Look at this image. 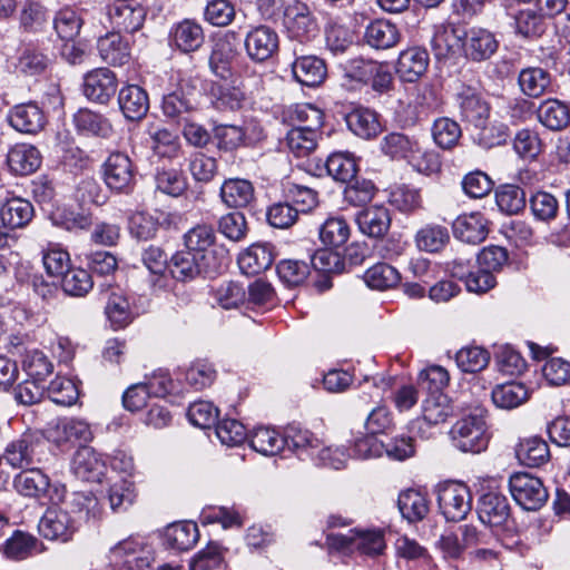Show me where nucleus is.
Returning a JSON list of instances; mask_svg holds the SVG:
<instances>
[{
	"label": "nucleus",
	"instance_id": "6e6d98bb",
	"mask_svg": "<svg viewBox=\"0 0 570 570\" xmlns=\"http://www.w3.org/2000/svg\"><path fill=\"white\" fill-rule=\"evenodd\" d=\"M137 498L135 483L128 479L114 482L108 489V501L115 512L126 511Z\"/></svg>",
	"mask_w": 570,
	"mask_h": 570
},
{
	"label": "nucleus",
	"instance_id": "39448f33",
	"mask_svg": "<svg viewBox=\"0 0 570 570\" xmlns=\"http://www.w3.org/2000/svg\"><path fill=\"white\" fill-rule=\"evenodd\" d=\"M453 445L465 453H480L489 443L487 422L482 412L460 419L450 431Z\"/></svg>",
	"mask_w": 570,
	"mask_h": 570
},
{
	"label": "nucleus",
	"instance_id": "5701e85b",
	"mask_svg": "<svg viewBox=\"0 0 570 570\" xmlns=\"http://www.w3.org/2000/svg\"><path fill=\"white\" fill-rule=\"evenodd\" d=\"M110 23L119 35L120 32H135L139 30L145 21L146 11L142 7H132L128 3H119L109 8Z\"/></svg>",
	"mask_w": 570,
	"mask_h": 570
},
{
	"label": "nucleus",
	"instance_id": "a878e982",
	"mask_svg": "<svg viewBox=\"0 0 570 570\" xmlns=\"http://www.w3.org/2000/svg\"><path fill=\"white\" fill-rule=\"evenodd\" d=\"M355 220L363 234L382 237L387 233L392 218L389 208L375 205L360 212Z\"/></svg>",
	"mask_w": 570,
	"mask_h": 570
},
{
	"label": "nucleus",
	"instance_id": "338daca9",
	"mask_svg": "<svg viewBox=\"0 0 570 570\" xmlns=\"http://www.w3.org/2000/svg\"><path fill=\"white\" fill-rule=\"evenodd\" d=\"M390 441L382 439L374 433L358 438L354 442V453L360 459L380 458L384 453L391 456Z\"/></svg>",
	"mask_w": 570,
	"mask_h": 570
},
{
	"label": "nucleus",
	"instance_id": "ea45409f",
	"mask_svg": "<svg viewBox=\"0 0 570 570\" xmlns=\"http://www.w3.org/2000/svg\"><path fill=\"white\" fill-rule=\"evenodd\" d=\"M285 446L296 452L299 456H307L314 460L321 442L315 435L305 429L296 425H289L284 434Z\"/></svg>",
	"mask_w": 570,
	"mask_h": 570
},
{
	"label": "nucleus",
	"instance_id": "a18cd8bd",
	"mask_svg": "<svg viewBox=\"0 0 570 570\" xmlns=\"http://www.w3.org/2000/svg\"><path fill=\"white\" fill-rule=\"evenodd\" d=\"M327 174L336 181L348 183L358 171L357 160L348 151H335L331 154L325 164Z\"/></svg>",
	"mask_w": 570,
	"mask_h": 570
},
{
	"label": "nucleus",
	"instance_id": "7ed1b4c3",
	"mask_svg": "<svg viewBox=\"0 0 570 570\" xmlns=\"http://www.w3.org/2000/svg\"><path fill=\"white\" fill-rule=\"evenodd\" d=\"M115 570H146L155 562V551L142 539L128 537L112 546L107 554Z\"/></svg>",
	"mask_w": 570,
	"mask_h": 570
},
{
	"label": "nucleus",
	"instance_id": "8fccbe9b",
	"mask_svg": "<svg viewBox=\"0 0 570 570\" xmlns=\"http://www.w3.org/2000/svg\"><path fill=\"white\" fill-rule=\"evenodd\" d=\"M73 124L78 131L107 138L112 132L110 122L101 115L89 109H79L73 115Z\"/></svg>",
	"mask_w": 570,
	"mask_h": 570
},
{
	"label": "nucleus",
	"instance_id": "e2e57ef3",
	"mask_svg": "<svg viewBox=\"0 0 570 570\" xmlns=\"http://www.w3.org/2000/svg\"><path fill=\"white\" fill-rule=\"evenodd\" d=\"M62 289L70 296L81 297L89 293L94 281L88 271L83 268H69L61 281Z\"/></svg>",
	"mask_w": 570,
	"mask_h": 570
},
{
	"label": "nucleus",
	"instance_id": "bb28decb",
	"mask_svg": "<svg viewBox=\"0 0 570 570\" xmlns=\"http://www.w3.org/2000/svg\"><path fill=\"white\" fill-rule=\"evenodd\" d=\"M118 104L124 116L129 120H139L149 109L147 92L137 85H128L119 91Z\"/></svg>",
	"mask_w": 570,
	"mask_h": 570
},
{
	"label": "nucleus",
	"instance_id": "c9c22d12",
	"mask_svg": "<svg viewBox=\"0 0 570 570\" xmlns=\"http://www.w3.org/2000/svg\"><path fill=\"white\" fill-rule=\"evenodd\" d=\"M101 59L112 66H121L129 60V42L118 32H109L99 38L97 45Z\"/></svg>",
	"mask_w": 570,
	"mask_h": 570
},
{
	"label": "nucleus",
	"instance_id": "423d86ee",
	"mask_svg": "<svg viewBox=\"0 0 570 570\" xmlns=\"http://www.w3.org/2000/svg\"><path fill=\"white\" fill-rule=\"evenodd\" d=\"M441 514L452 522L463 520L472 509L470 489L462 482L445 481L435 488Z\"/></svg>",
	"mask_w": 570,
	"mask_h": 570
},
{
	"label": "nucleus",
	"instance_id": "f257e3e1",
	"mask_svg": "<svg viewBox=\"0 0 570 570\" xmlns=\"http://www.w3.org/2000/svg\"><path fill=\"white\" fill-rule=\"evenodd\" d=\"M215 239V232L208 225H197L184 236L186 249L203 259L205 273L209 275L219 273L229 263L228 253L216 247Z\"/></svg>",
	"mask_w": 570,
	"mask_h": 570
},
{
	"label": "nucleus",
	"instance_id": "b1692460",
	"mask_svg": "<svg viewBox=\"0 0 570 570\" xmlns=\"http://www.w3.org/2000/svg\"><path fill=\"white\" fill-rule=\"evenodd\" d=\"M292 72L297 82L307 87L320 86L326 77L325 62L316 56H301L292 63Z\"/></svg>",
	"mask_w": 570,
	"mask_h": 570
},
{
	"label": "nucleus",
	"instance_id": "20e7f679",
	"mask_svg": "<svg viewBox=\"0 0 570 570\" xmlns=\"http://www.w3.org/2000/svg\"><path fill=\"white\" fill-rule=\"evenodd\" d=\"M13 487L17 492L27 498L47 499L57 504L63 502L67 490L61 483H50L49 476L40 469L33 468L23 470L13 479Z\"/></svg>",
	"mask_w": 570,
	"mask_h": 570
},
{
	"label": "nucleus",
	"instance_id": "1a4fd4ad",
	"mask_svg": "<svg viewBox=\"0 0 570 570\" xmlns=\"http://www.w3.org/2000/svg\"><path fill=\"white\" fill-rule=\"evenodd\" d=\"M48 441L61 446L75 442H89L92 432L89 424L80 419L60 417L51 421L46 429Z\"/></svg>",
	"mask_w": 570,
	"mask_h": 570
},
{
	"label": "nucleus",
	"instance_id": "f03ea898",
	"mask_svg": "<svg viewBox=\"0 0 570 570\" xmlns=\"http://www.w3.org/2000/svg\"><path fill=\"white\" fill-rule=\"evenodd\" d=\"M199 79L195 77H181L161 101L164 116L177 124L188 120L198 108Z\"/></svg>",
	"mask_w": 570,
	"mask_h": 570
},
{
	"label": "nucleus",
	"instance_id": "79ce46f5",
	"mask_svg": "<svg viewBox=\"0 0 570 570\" xmlns=\"http://www.w3.org/2000/svg\"><path fill=\"white\" fill-rule=\"evenodd\" d=\"M515 454L521 464L528 466H540L550 458L548 443L539 438L531 436L519 442Z\"/></svg>",
	"mask_w": 570,
	"mask_h": 570
},
{
	"label": "nucleus",
	"instance_id": "cd10ccee",
	"mask_svg": "<svg viewBox=\"0 0 570 570\" xmlns=\"http://www.w3.org/2000/svg\"><path fill=\"white\" fill-rule=\"evenodd\" d=\"M274 261L273 246L268 243L253 244L238 257V265L246 275H256L271 267Z\"/></svg>",
	"mask_w": 570,
	"mask_h": 570
},
{
	"label": "nucleus",
	"instance_id": "ddd939ff",
	"mask_svg": "<svg viewBox=\"0 0 570 570\" xmlns=\"http://www.w3.org/2000/svg\"><path fill=\"white\" fill-rule=\"evenodd\" d=\"M456 104L462 120L473 126L482 125L490 116V105L482 94L471 86H462L456 92Z\"/></svg>",
	"mask_w": 570,
	"mask_h": 570
},
{
	"label": "nucleus",
	"instance_id": "f8f14e48",
	"mask_svg": "<svg viewBox=\"0 0 570 570\" xmlns=\"http://www.w3.org/2000/svg\"><path fill=\"white\" fill-rule=\"evenodd\" d=\"M245 50L248 58L255 62H264L278 51V35L267 26H258L247 32Z\"/></svg>",
	"mask_w": 570,
	"mask_h": 570
},
{
	"label": "nucleus",
	"instance_id": "9d476101",
	"mask_svg": "<svg viewBox=\"0 0 570 570\" xmlns=\"http://www.w3.org/2000/svg\"><path fill=\"white\" fill-rule=\"evenodd\" d=\"M284 26L291 38L301 42L308 41L318 32L315 17L302 2L288 4L284 10Z\"/></svg>",
	"mask_w": 570,
	"mask_h": 570
},
{
	"label": "nucleus",
	"instance_id": "dca6fc26",
	"mask_svg": "<svg viewBox=\"0 0 570 570\" xmlns=\"http://www.w3.org/2000/svg\"><path fill=\"white\" fill-rule=\"evenodd\" d=\"M107 466L104 458L90 446H80L73 454L71 471L86 482H100Z\"/></svg>",
	"mask_w": 570,
	"mask_h": 570
},
{
	"label": "nucleus",
	"instance_id": "6ab92c4d",
	"mask_svg": "<svg viewBox=\"0 0 570 570\" xmlns=\"http://www.w3.org/2000/svg\"><path fill=\"white\" fill-rule=\"evenodd\" d=\"M351 77L362 82L371 81L377 92L389 91L392 86V68L387 61H355Z\"/></svg>",
	"mask_w": 570,
	"mask_h": 570
},
{
	"label": "nucleus",
	"instance_id": "774afa93",
	"mask_svg": "<svg viewBox=\"0 0 570 570\" xmlns=\"http://www.w3.org/2000/svg\"><path fill=\"white\" fill-rule=\"evenodd\" d=\"M48 394L52 402L63 406L75 404L79 397V391L76 383L62 376H57L48 386Z\"/></svg>",
	"mask_w": 570,
	"mask_h": 570
},
{
	"label": "nucleus",
	"instance_id": "13d9d810",
	"mask_svg": "<svg viewBox=\"0 0 570 570\" xmlns=\"http://www.w3.org/2000/svg\"><path fill=\"white\" fill-rule=\"evenodd\" d=\"M495 202L502 213L515 215L525 207V193L515 185H502L495 193Z\"/></svg>",
	"mask_w": 570,
	"mask_h": 570
},
{
	"label": "nucleus",
	"instance_id": "69168bd1",
	"mask_svg": "<svg viewBox=\"0 0 570 570\" xmlns=\"http://www.w3.org/2000/svg\"><path fill=\"white\" fill-rule=\"evenodd\" d=\"M1 458L13 469H21L32 463L31 442L28 438L11 441Z\"/></svg>",
	"mask_w": 570,
	"mask_h": 570
},
{
	"label": "nucleus",
	"instance_id": "052dcab7",
	"mask_svg": "<svg viewBox=\"0 0 570 570\" xmlns=\"http://www.w3.org/2000/svg\"><path fill=\"white\" fill-rule=\"evenodd\" d=\"M215 377L216 371L214 366L205 360L193 362L184 373L186 383L195 391H202L210 386Z\"/></svg>",
	"mask_w": 570,
	"mask_h": 570
},
{
	"label": "nucleus",
	"instance_id": "7c9ffc66",
	"mask_svg": "<svg viewBox=\"0 0 570 570\" xmlns=\"http://www.w3.org/2000/svg\"><path fill=\"white\" fill-rule=\"evenodd\" d=\"M32 217V204L20 197L8 199L0 207L2 227L8 229L23 228L31 222Z\"/></svg>",
	"mask_w": 570,
	"mask_h": 570
},
{
	"label": "nucleus",
	"instance_id": "a211bd4d",
	"mask_svg": "<svg viewBox=\"0 0 570 570\" xmlns=\"http://www.w3.org/2000/svg\"><path fill=\"white\" fill-rule=\"evenodd\" d=\"M39 531L49 540L68 541L76 531V521L66 509L49 508L39 522Z\"/></svg>",
	"mask_w": 570,
	"mask_h": 570
},
{
	"label": "nucleus",
	"instance_id": "9b49d317",
	"mask_svg": "<svg viewBox=\"0 0 570 570\" xmlns=\"http://www.w3.org/2000/svg\"><path fill=\"white\" fill-rule=\"evenodd\" d=\"M248 86L236 80L213 82L209 88L212 105L219 111H238L249 106Z\"/></svg>",
	"mask_w": 570,
	"mask_h": 570
},
{
	"label": "nucleus",
	"instance_id": "de8ad7c7",
	"mask_svg": "<svg viewBox=\"0 0 570 570\" xmlns=\"http://www.w3.org/2000/svg\"><path fill=\"white\" fill-rule=\"evenodd\" d=\"M169 269L174 278L186 282L195 278L202 272L205 273V265L200 257L186 249L177 252L171 257Z\"/></svg>",
	"mask_w": 570,
	"mask_h": 570
},
{
	"label": "nucleus",
	"instance_id": "4468645a",
	"mask_svg": "<svg viewBox=\"0 0 570 570\" xmlns=\"http://www.w3.org/2000/svg\"><path fill=\"white\" fill-rule=\"evenodd\" d=\"M7 119L14 130L28 135L40 132L47 124L43 110L35 102L13 106L7 115Z\"/></svg>",
	"mask_w": 570,
	"mask_h": 570
},
{
	"label": "nucleus",
	"instance_id": "603ef678",
	"mask_svg": "<svg viewBox=\"0 0 570 570\" xmlns=\"http://www.w3.org/2000/svg\"><path fill=\"white\" fill-rule=\"evenodd\" d=\"M286 144L296 157H306L316 148L317 131L311 126L294 127L286 135Z\"/></svg>",
	"mask_w": 570,
	"mask_h": 570
},
{
	"label": "nucleus",
	"instance_id": "0eeeda50",
	"mask_svg": "<svg viewBox=\"0 0 570 570\" xmlns=\"http://www.w3.org/2000/svg\"><path fill=\"white\" fill-rule=\"evenodd\" d=\"M509 491L517 504L528 511L539 510L549 498L541 479L527 472H517L509 478Z\"/></svg>",
	"mask_w": 570,
	"mask_h": 570
},
{
	"label": "nucleus",
	"instance_id": "f704fd0d",
	"mask_svg": "<svg viewBox=\"0 0 570 570\" xmlns=\"http://www.w3.org/2000/svg\"><path fill=\"white\" fill-rule=\"evenodd\" d=\"M150 148L155 156L161 159L175 160L183 156L179 136L164 127H157L149 132Z\"/></svg>",
	"mask_w": 570,
	"mask_h": 570
},
{
	"label": "nucleus",
	"instance_id": "e433bc0d",
	"mask_svg": "<svg viewBox=\"0 0 570 570\" xmlns=\"http://www.w3.org/2000/svg\"><path fill=\"white\" fill-rule=\"evenodd\" d=\"M397 508L409 523L422 521L429 513V502L417 490L407 489L399 494Z\"/></svg>",
	"mask_w": 570,
	"mask_h": 570
},
{
	"label": "nucleus",
	"instance_id": "5fc2aeb1",
	"mask_svg": "<svg viewBox=\"0 0 570 570\" xmlns=\"http://www.w3.org/2000/svg\"><path fill=\"white\" fill-rule=\"evenodd\" d=\"M155 184L157 190L173 197L183 195L187 189L186 177L177 168H158L155 174Z\"/></svg>",
	"mask_w": 570,
	"mask_h": 570
},
{
	"label": "nucleus",
	"instance_id": "a19ab883",
	"mask_svg": "<svg viewBox=\"0 0 570 570\" xmlns=\"http://www.w3.org/2000/svg\"><path fill=\"white\" fill-rule=\"evenodd\" d=\"M249 444L253 450L263 455H276L286 444L284 435L269 426H258L249 435Z\"/></svg>",
	"mask_w": 570,
	"mask_h": 570
},
{
	"label": "nucleus",
	"instance_id": "58836bf2",
	"mask_svg": "<svg viewBox=\"0 0 570 570\" xmlns=\"http://www.w3.org/2000/svg\"><path fill=\"white\" fill-rule=\"evenodd\" d=\"M530 392L528 387L520 382H507L497 385L491 393L493 403L504 410H512L528 401Z\"/></svg>",
	"mask_w": 570,
	"mask_h": 570
},
{
	"label": "nucleus",
	"instance_id": "c756f323",
	"mask_svg": "<svg viewBox=\"0 0 570 570\" xmlns=\"http://www.w3.org/2000/svg\"><path fill=\"white\" fill-rule=\"evenodd\" d=\"M7 164L16 175H30L41 165L39 150L28 144H17L8 153Z\"/></svg>",
	"mask_w": 570,
	"mask_h": 570
},
{
	"label": "nucleus",
	"instance_id": "c85d7f7f",
	"mask_svg": "<svg viewBox=\"0 0 570 570\" xmlns=\"http://www.w3.org/2000/svg\"><path fill=\"white\" fill-rule=\"evenodd\" d=\"M454 236L468 244H479L488 235L487 220L480 213L459 216L453 222Z\"/></svg>",
	"mask_w": 570,
	"mask_h": 570
},
{
	"label": "nucleus",
	"instance_id": "c03bdc74",
	"mask_svg": "<svg viewBox=\"0 0 570 570\" xmlns=\"http://www.w3.org/2000/svg\"><path fill=\"white\" fill-rule=\"evenodd\" d=\"M198 538L197 524L191 521L176 522L168 525L165 530L167 546L179 551L191 549Z\"/></svg>",
	"mask_w": 570,
	"mask_h": 570
},
{
	"label": "nucleus",
	"instance_id": "2f4dec72",
	"mask_svg": "<svg viewBox=\"0 0 570 570\" xmlns=\"http://www.w3.org/2000/svg\"><path fill=\"white\" fill-rule=\"evenodd\" d=\"M222 202L230 208L248 206L255 198L252 181L243 178H228L220 186Z\"/></svg>",
	"mask_w": 570,
	"mask_h": 570
},
{
	"label": "nucleus",
	"instance_id": "bf43d9fd",
	"mask_svg": "<svg viewBox=\"0 0 570 570\" xmlns=\"http://www.w3.org/2000/svg\"><path fill=\"white\" fill-rule=\"evenodd\" d=\"M350 227L342 217L327 218L320 228V239L326 246L338 247L347 242Z\"/></svg>",
	"mask_w": 570,
	"mask_h": 570
},
{
	"label": "nucleus",
	"instance_id": "72a5a7b5",
	"mask_svg": "<svg viewBox=\"0 0 570 570\" xmlns=\"http://www.w3.org/2000/svg\"><path fill=\"white\" fill-rule=\"evenodd\" d=\"M170 37L175 47L183 52L196 51L205 40L202 26L190 19L178 22L171 29Z\"/></svg>",
	"mask_w": 570,
	"mask_h": 570
},
{
	"label": "nucleus",
	"instance_id": "393cba45",
	"mask_svg": "<svg viewBox=\"0 0 570 570\" xmlns=\"http://www.w3.org/2000/svg\"><path fill=\"white\" fill-rule=\"evenodd\" d=\"M428 52L421 48H409L399 55L395 71L401 80L413 82L421 77L428 68Z\"/></svg>",
	"mask_w": 570,
	"mask_h": 570
},
{
	"label": "nucleus",
	"instance_id": "49530a36",
	"mask_svg": "<svg viewBox=\"0 0 570 570\" xmlns=\"http://www.w3.org/2000/svg\"><path fill=\"white\" fill-rule=\"evenodd\" d=\"M518 83L521 91L530 98H539L551 85L550 73L539 67H529L520 71Z\"/></svg>",
	"mask_w": 570,
	"mask_h": 570
},
{
	"label": "nucleus",
	"instance_id": "6e6552de",
	"mask_svg": "<svg viewBox=\"0 0 570 570\" xmlns=\"http://www.w3.org/2000/svg\"><path fill=\"white\" fill-rule=\"evenodd\" d=\"M102 178L111 190L128 193L135 185L136 167L126 153L114 151L102 164Z\"/></svg>",
	"mask_w": 570,
	"mask_h": 570
},
{
	"label": "nucleus",
	"instance_id": "2eb2a0df",
	"mask_svg": "<svg viewBox=\"0 0 570 570\" xmlns=\"http://www.w3.org/2000/svg\"><path fill=\"white\" fill-rule=\"evenodd\" d=\"M495 36L483 28L464 30L462 49L468 59L481 62L489 60L498 50Z\"/></svg>",
	"mask_w": 570,
	"mask_h": 570
},
{
	"label": "nucleus",
	"instance_id": "680f3d73",
	"mask_svg": "<svg viewBox=\"0 0 570 570\" xmlns=\"http://www.w3.org/2000/svg\"><path fill=\"white\" fill-rule=\"evenodd\" d=\"M462 135L460 125L448 117L439 118L432 127V136L435 144L443 148L450 149L454 147Z\"/></svg>",
	"mask_w": 570,
	"mask_h": 570
},
{
	"label": "nucleus",
	"instance_id": "473e14b6",
	"mask_svg": "<svg viewBox=\"0 0 570 570\" xmlns=\"http://www.w3.org/2000/svg\"><path fill=\"white\" fill-rule=\"evenodd\" d=\"M537 117L546 128L563 130L570 125V106L559 99H547L540 104Z\"/></svg>",
	"mask_w": 570,
	"mask_h": 570
},
{
	"label": "nucleus",
	"instance_id": "4be33fe9",
	"mask_svg": "<svg viewBox=\"0 0 570 570\" xmlns=\"http://www.w3.org/2000/svg\"><path fill=\"white\" fill-rule=\"evenodd\" d=\"M331 539L337 540L340 548L357 549L364 554L376 556L385 548V542L381 531H351L350 534L332 535Z\"/></svg>",
	"mask_w": 570,
	"mask_h": 570
},
{
	"label": "nucleus",
	"instance_id": "412c9836",
	"mask_svg": "<svg viewBox=\"0 0 570 570\" xmlns=\"http://www.w3.org/2000/svg\"><path fill=\"white\" fill-rule=\"evenodd\" d=\"M464 29L453 24H439L431 39V48L438 60L446 59L462 48Z\"/></svg>",
	"mask_w": 570,
	"mask_h": 570
},
{
	"label": "nucleus",
	"instance_id": "37998d69",
	"mask_svg": "<svg viewBox=\"0 0 570 570\" xmlns=\"http://www.w3.org/2000/svg\"><path fill=\"white\" fill-rule=\"evenodd\" d=\"M42 551L43 544L37 538L19 530L6 540L3 547L6 557L14 560H22Z\"/></svg>",
	"mask_w": 570,
	"mask_h": 570
},
{
	"label": "nucleus",
	"instance_id": "3c124183",
	"mask_svg": "<svg viewBox=\"0 0 570 570\" xmlns=\"http://www.w3.org/2000/svg\"><path fill=\"white\" fill-rule=\"evenodd\" d=\"M105 312L114 328H122L134 318L129 302L119 288L110 293Z\"/></svg>",
	"mask_w": 570,
	"mask_h": 570
},
{
	"label": "nucleus",
	"instance_id": "864d4df0",
	"mask_svg": "<svg viewBox=\"0 0 570 570\" xmlns=\"http://www.w3.org/2000/svg\"><path fill=\"white\" fill-rule=\"evenodd\" d=\"M452 412L450 400L443 393H432L423 401L422 415L431 425L444 423Z\"/></svg>",
	"mask_w": 570,
	"mask_h": 570
},
{
	"label": "nucleus",
	"instance_id": "4c0bfd02",
	"mask_svg": "<svg viewBox=\"0 0 570 570\" xmlns=\"http://www.w3.org/2000/svg\"><path fill=\"white\" fill-rule=\"evenodd\" d=\"M346 124L356 136L365 139L375 137L382 130L377 114L363 107L348 112Z\"/></svg>",
	"mask_w": 570,
	"mask_h": 570
},
{
	"label": "nucleus",
	"instance_id": "aec40b11",
	"mask_svg": "<svg viewBox=\"0 0 570 570\" xmlns=\"http://www.w3.org/2000/svg\"><path fill=\"white\" fill-rule=\"evenodd\" d=\"M478 515L482 523L498 528L510 518V504L505 495L498 492L483 494L478 503Z\"/></svg>",
	"mask_w": 570,
	"mask_h": 570
},
{
	"label": "nucleus",
	"instance_id": "0e129e2a",
	"mask_svg": "<svg viewBox=\"0 0 570 570\" xmlns=\"http://www.w3.org/2000/svg\"><path fill=\"white\" fill-rule=\"evenodd\" d=\"M455 361L463 372L476 373L487 367L490 361V354L482 347L469 346L461 348L456 353Z\"/></svg>",
	"mask_w": 570,
	"mask_h": 570
},
{
	"label": "nucleus",
	"instance_id": "f3484780",
	"mask_svg": "<svg viewBox=\"0 0 570 570\" xmlns=\"http://www.w3.org/2000/svg\"><path fill=\"white\" fill-rule=\"evenodd\" d=\"M116 75L108 68L89 71L83 80L85 96L95 102L107 104L117 90Z\"/></svg>",
	"mask_w": 570,
	"mask_h": 570
},
{
	"label": "nucleus",
	"instance_id": "4d7b16f0",
	"mask_svg": "<svg viewBox=\"0 0 570 570\" xmlns=\"http://www.w3.org/2000/svg\"><path fill=\"white\" fill-rule=\"evenodd\" d=\"M415 240L421 250L438 253L450 242V234L444 226L426 225L417 232Z\"/></svg>",
	"mask_w": 570,
	"mask_h": 570
},
{
	"label": "nucleus",
	"instance_id": "09e8293b",
	"mask_svg": "<svg viewBox=\"0 0 570 570\" xmlns=\"http://www.w3.org/2000/svg\"><path fill=\"white\" fill-rule=\"evenodd\" d=\"M474 127L473 140L484 149L504 145L510 137L508 125L498 120L484 121L482 125Z\"/></svg>",
	"mask_w": 570,
	"mask_h": 570
}]
</instances>
